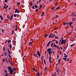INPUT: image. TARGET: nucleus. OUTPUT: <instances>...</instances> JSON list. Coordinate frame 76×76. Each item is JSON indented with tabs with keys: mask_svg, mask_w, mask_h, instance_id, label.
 I'll return each mask as SVG.
<instances>
[{
	"mask_svg": "<svg viewBox=\"0 0 76 76\" xmlns=\"http://www.w3.org/2000/svg\"><path fill=\"white\" fill-rule=\"evenodd\" d=\"M33 55L34 56V57H35L38 58V56L39 58H40V56L41 55V54L39 53V50H38L37 51V53L36 54L35 53H34L33 54Z\"/></svg>",
	"mask_w": 76,
	"mask_h": 76,
	"instance_id": "f257e3e1",
	"label": "nucleus"
},
{
	"mask_svg": "<svg viewBox=\"0 0 76 76\" xmlns=\"http://www.w3.org/2000/svg\"><path fill=\"white\" fill-rule=\"evenodd\" d=\"M8 70H10V75H12L13 73V70L12 69L11 67H10V66H9L8 67Z\"/></svg>",
	"mask_w": 76,
	"mask_h": 76,
	"instance_id": "f03ea898",
	"label": "nucleus"
},
{
	"mask_svg": "<svg viewBox=\"0 0 76 76\" xmlns=\"http://www.w3.org/2000/svg\"><path fill=\"white\" fill-rule=\"evenodd\" d=\"M51 49L50 48H49L47 49V52L48 53H49V55H51Z\"/></svg>",
	"mask_w": 76,
	"mask_h": 76,
	"instance_id": "7ed1b4c3",
	"label": "nucleus"
},
{
	"mask_svg": "<svg viewBox=\"0 0 76 76\" xmlns=\"http://www.w3.org/2000/svg\"><path fill=\"white\" fill-rule=\"evenodd\" d=\"M65 44V40H63V39L62 40L61 43V44Z\"/></svg>",
	"mask_w": 76,
	"mask_h": 76,
	"instance_id": "20e7f679",
	"label": "nucleus"
},
{
	"mask_svg": "<svg viewBox=\"0 0 76 76\" xmlns=\"http://www.w3.org/2000/svg\"><path fill=\"white\" fill-rule=\"evenodd\" d=\"M63 60H64L65 61H69V59L68 58L67 60V58H63Z\"/></svg>",
	"mask_w": 76,
	"mask_h": 76,
	"instance_id": "39448f33",
	"label": "nucleus"
},
{
	"mask_svg": "<svg viewBox=\"0 0 76 76\" xmlns=\"http://www.w3.org/2000/svg\"><path fill=\"white\" fill-rule=\"evenodd\" d=\"M15 13H19V10H18V9H15Z\"/></svg>",
	"mask_w": 76,
	"mask_h": 76,
	"instance_id": "423d86ee",
	"label": "nucleus"
},
{
	"mask_svg": "<svg viewBox=\"0 0 76 76\" xmlns=\"http://www.w3.org/2000/svg\"><path fill=\"white\" fill-rule=\"evenodd\" d=\"M9 47H10V50H12V44H10L9 45Z\"/></svg>",
	"mask_w": 76,
	"mask_h": 76,
	"instance_id": "0eeeda50",
	"label": "nucleus"
},
{
	"mask_svg": "<svg viewBox=\"0 0 76 76\" xmlns=\"http://www.w3.org/2000/svg\"><path fill=\"white\" fill-rule=\"evenodd\" d=\"M54 36H55V34H54L51 36V38H54Z\"/></svg>",
	"mask_w": 76,
	"mask_h": 76,
	"instance_id": "6e6552de",
	"label": "nucleus"
},
{
	"mask_svg": "<svg viewBox=\"0 0 76 76\" xmlns=\"http://www.w3.org/2000/svg\"><path fill=\"white\" fill-rule=\"evenodd\" d=\"M9 15L8 14L7 15V18L8 19H10V16H9Z\"/></svg>",
	"mask_w": 76,
	"mask_h": 76,
	"instance_id": "1a4fd4ad",
	"label": "nucleus"
},
{
	"mask_svg": "<svg viewBox=\"0 0 76 76\" xmlns=\"http://www.w3.org/2000/svg\"><path fill=\"white\" fill-rule=\"evenodd\" d=\"M44 13H45L44 12H43L42 13V14L41 15V16L42 17L44 16V14H45Z\"/></svg>",
	"mask_w": 76,
	"mask_h": 76,
	"instance_id": "9d476101",
	"label": "nucleus"
},
{
	"mask_svg": "<svg viewBox=\"0 0 76 76\" xmlns=\"http://www.w3.org/2000/svg\"><path fill=\"white\" fill-rule=\"evenodd\" d=\"M49 61L50 62V65L51 64V63H52V61H51V59H50H50H49Z\"/></svg>",
	"mask_w": 76,
	"mask_h": 76,
	"instance_id": "9b49d317",
	"label": "nucleus"
},
{
	"mask_svg": "<svg viewBox=\"0 0 76 76\" xmlns=\"http://www.w3.org/2000/svg\"><path fill=\"white\" fill-rule=\"evenodd\" d=\"M61 60V58H60L58 60V64H60V63Z\"/></svg>",
	"mask_w": 76,
	"mask_h": 76,
	"instance_id": "f8f14e48",
	"label": "nucleus"
},
{
	"mask_svg": "<svg viewBox=\"0 0 76 76\" xmlns=\"http://www.w3.org/2000/svg\"><path fill=\"white\" fill-rule=\"evenodd\" d=\"M50 42H48L47 44V47H49V45H50Z\"/></svg>",
	"mask_w": 76,
	"mask_h": 76,
	"instance_id": "ddd939ff",
	"label": "nucleus"
},
{
	"mask_svg": "<svg viewBox=\"0 0 76 76\" xmlns=\"http://www.w3.org/2000/svg\"><path fill=\"white\" fill-rule=\"evenodd\" d=\"M34 7L36 8V9H37V8L38 7V6L37 5H35L34 6Z\"/></svg>",
	"mask_w": 76,
	"mask_h": 76,
	"instance_id": "4468645a",
	"label": "nucleus"
},
{
	"mask_svg": "<svg viewBox=\"0 0 76 76\" xmlns=\"http://www.w3.org/2000/svg\"><path fill=\"white\" fill-rule=\"evenodd\" d=\"M4 74H6L7 73V70H6V69L4 71Z\"/></svg>",
	"mask_w": 76,
	"mask_h": 76,
	"instance_id": "2eb2a0df",
	"label": "nucleus"
},
{
	"mask_svg": "<svg viewBox=\"0 0 76 76\" xmlns=\"http://www.w3.org/2000/svg\"><path fill=\"white\" fill-rule=\"evenodd\" d=\"M9 60L8 61V62L9 63H10L11 61L10 60V59L9 58Z\"/></svg>",
	"mask_w": 76,
	"mask_h": 76,
	"instance_id": "dca6fc26",
	"label": "nucleus"
},
{
	"mask_svg": "<svg viewBox=\"0 0 76 76\" xmlns=\"http://www.w3.org/2000/svg\"><path fill=\"white\" fill-rule=\"evenodd\" d=\"M33 70H34L35 72H37V70L35 69L34 68H33Z\"/></svg>",
	"mask_w": 76,
	"mask_h": 76,
	"instance_id": "f3484780",
	"label": "nucleus"
},
{
	"mask_svg": "<svg viewBox=\"0 0 76 76\" xmlns=\"http://www.w3.org/2000/svg\"><path fill=\"white\" fill-rule=\"evenodd\" d=\"M1 32H2V33H4V29H2L1 30Z\"/></svg>",
	"mask_w": 76,
	"mask_h": 76,
	"instance_id": "a211bd4d",
	"label": "nucleus"
},
{
	"mask_svg": "<svg viewBox=\"0 0 76 76\" xmlns=\"http://www.w3.org/2000/svg\"><path fill=\"white\" fill-rule=\"evenodd\" d=\"M75 44H73L72 45H71V47H72V46H74Z\"/></svg>",
	"mask_w": 76,
	"mask_h": 76,
	"instance_id": "6ab92c4d",
	"label": "nucleus"
},
{
	"mask_svg": "<svg viewBox=\"0 0 76 76\" xmlns=\"http://www.w3.org/2000/svg\"><path fill=\"white\" fill-rule=\"evenodd\" d=\"M8 53H9V54H10V50H9V49H8Z\"/></svg>",
	"mask_w": 76,
	"mask_h": 76,
	"instance_id": "aec40b11",
	"label": "nucleus"
},
{
	"mask_svg": "<svg viewBox=\"0 0 76 76\" xmlns=\"http://www.w3.org/2000/svg\"><path fill=\"white\" fill-rule=\"evenodd\" d=\"M72 24H73V23L69 22V25H72Z\"/></svg>",
	"mask_w": 76,
	"mask_h": 76,
	"instance_id": "412c9836",
	"label": "nucleus"
},
{
	"mask_svg": "<svg viewBox=\"0 0 76 76\" xmlns=\"http://www.w3.org/2000/svg\"><path fill=\"white\" fill-rule=\"evenodd\" d=\"M43 61L45 64H46V63L45 62V59H44Z\"/></svg>",
	"mask_w": 76,
	"mask_h": 76,
	"instance_id": "4be33fe9",
	"label": "nucleus"
},
{
	"mask_svg": "<svg viewBox=\"0 0 76 76\" xmlns=\"http://www.w3.org/2000/svg\"><path fill=\"white\" fill-rule=\"evenodd\" d=\"M12 18H13V17H12V16H11L10 19V20H12Z\"/></svg>",
	"mask_w": 76,
	"mask_h": 76,
	"instance_id": "5701e85b",
	"label": "nucleus"
},
{
	"mask_svg": "<svg viewBox=\"0 0 76 76\" xmlns=\"http://www.w3.org/2000/svg\"><path fill=\"white\" fill-rule=\"evenodd\" d=\"M13 33H14V30H13L12 31V32L11 33V34L12 35H13Z\"/></svg>",
	"mask_w": 76,
	"mask_h": 76,
	"instance_id": "b1692460",
	"label": "nucleus"
},
{
	"mask_svg": "<svg viewBox=\"0 0 76 76\" xmlns=\"http://www.w3.org/2000/svg\"><path fill=\"white\" fill-rule=\"evenodd\" d=\"M55 39H58V37H57V36H55Z\"/></svg>",
	"mask_w": 76,
	"mask_h": 76,
	"instance_id": "393cba45",
	"label": "nucleus"
},
{
	"mask_svg": "<svg viewBox=\"0 0 76 76\" xmlns=\"http://www.w3.org/2000/svg\"><path fill=\"white\" fill-rule=\"evenodd\" d=\"M66 25V22L64 23L63 24V25H64V26H65Z\"/></svg>",
	"mask_w": 76,
	"mask_h": 76,
	"instance_id": "a878e982",
	"label": "nucleus"
},
{
	"mask_svg": "<svg viewBox=\"0 0 76 76\" xmlns=\"http://www.w3.org/2000/svg\"><path fill=\"white\" fill-rule=\"evenodd\" d=\"M11 42V40H9L8 41V43H10Z\"/></svg>",
	"mask_w": 76,
	"mask_h": 76,
	"instance_id": "bb28decb",
	"label": "nucleus"
},
{
	"mask_svg": "<svg viewBox=\"0 0 76 76\" xmlns=\"http://www.w3.org/2000/svg\"><path fill=\"white\" fill-rule=\"evenodd\" d=\"M72 21L73 22V21H74V20H75V18H72Z\"/></svg>",
	"mask_w": 76,
	"mask_h": 76,
	"instance_id": "cd10ccee",
	"label": "nucleus"
},
{
	"mask_svg": "<svg viewBox=\"0 0 76 76\" xmlns=\"http://www.w3.org/2000/svg\"><path fill=\"white\" fill-rule=\"evenodd\" d=\"M8 56H9V58H12V56H10V55H9Z\"/></svg>",
	"mask_w": 76,
	"mask_h": 76,
	"instance_id": "c85d7f7f",
	"label": "nucleus"
},
{
	"mask_svg": "<svg viewBox=\"0 0 76 76\" xmlns=\"http://www.w3.org/2000/svg\"><path fill=\"white\" fill-rule=\"evenodd\" d=\"M5 76H8V73H6V74L5 75Z\"/></svg>",
	"mask_w": 76,
	"mask_h": 76,
	"instance_id": "c756f323",
	"label": "nucleus"
},
{
	"mask_svg": "<svg viewBox=\"0 0 76 76\" xmlns=\"http://www.w3.org/2000/svg\"><path fill=\"white\" fill-rule=\"evenodd\" d=\"M48 36V34H46L45 35V37H47Z\"/></svg>",
	"mask_w": 76,
	"mask_h": 76,
	"instance_id": "7c9ffc66",
	"label": "nucleus"
},
{
	"mask_svg": "<svg viewBox=\"0 0 76 76\" xmlns=\"http://www.w3.org/2000/svg\"><path fill=\"white\" fill-rule=\"evenodd\" d=\"M13 70H16V69H15V67H13Z\"/></svg>",
	"mask_w": 76,
	"mask_h": 76,
	"instance_id": "2f4dec72",
	"label": "nucleus"
},
{
	"mask_svg": "<svg viewBox=\"0 0 76 76\" xmlns=\"http://www.w3.org/2000/svg\"><path fill=\"white\" fill-rule=\"evenodd\" d=\"M61 53H62L61 51H60L59 52V54L60 55H61Z\"/></svg>",
	"mask_w": 76,
	"mask_h": 76,
	"instance_id": "473e14b6",
	"label": "nucleus"
},
{
	"mask_svg": "<svg viewBox=\"0 0 76 76\" xmlns=\"http://www.w3.org/2000/svg\"><path fill=\"white\" fill-rule=\"evenodd\" d=\"M17 5L18 6H19V5L20 4V3H19V2H17Z\"/></svg>",
	"mask_w": 76,
	"mask_h": 76,
	"instance_id": "72a5a7b5",
	"label": "nucleus"
},
{
	"mask_svg": "<svg viewBox=\"0 0 76 76\" xmlns=\"http://www.w3.org/2000/svg\"><path fill=\"white\" fill-rule=\"evenodd\" d=\"M68 57V55H67L66 56H64V57Z\"/></svg>",
	"mask_w": 76,
	"mask_h": 76,
	"instance_id": "f704fd0d",
	"label": "nucleus"
},
{
	"mask_svg": "<svg viewBox=\"0 0 76 76\" xmlns=\"http://www.w3.org/2000/svg\"><path fill=\"white\" fill-rule=\"evenodd\" d=\"M59 57V55H58L57 59H58Z\"/></svg>",
	"mask_w": 76,
	"mask_h": 76,
	"instance_id": "c9c22d12",
	"label": "nucleus"
},
{
	"mask_svg": "<svg viewBox=\"0 0 76 76\" xmlns=\"http://www.w3.org/2000/svg\"><path fill=\"white\" fill-rule=\"evenodd\" d=\"M3 50L4 51H5V47H4L3 48Z\"/></svg>",
	"mask_w": 76,
	"mask_h": 76,
	"instance_id": "e433bc0d",
	"label": "nucleus"
},
{
	"mask_svg": "<svg viewBox=\"0 0 76 76\" xmlns=\"http://www.w3.org/2000/svg\"><path fill=\"white\" fill-rule=\"evenodd\" d=\"M17 15H16V14H14V17H16Z\"/></svg>",
	"mask_w": 76,
	"mask_h": 76,
	"instance_id": "4c0bfd02",
	"label": "nucleus"
},
{
	"mask_svg": "<svg viewBox=\"0 0 76 76\" xmlns=\"http://www.w3.org/2000/svg\"><path fill=\"white\" fill-rule=\"evenodd\" d=\"M32 3H30V6H31V7L32 6Z\"/></svg>",
	"mask_w": 76,
	"mask_h": 76,
	"instance_id": "58836bf2",
	"label": "nucleus"
},
{
	"mask_svg": "<svg viewBox=\"0 0 76 76\" xmlns=\"http://www.w3.org/2000/svg\"><path fill=\"white\" fill-rule=\"evenodd\" d=\"M4 53L5 55V56H7V53H6V52H5Z\"/></svg>",
	"mask_w": 76,
	"mask_h": 76,
	"instance_id": "ea45409f",
	"label": "nucleus"
},
{
	"mask_svg": "<svg viewBox=\"0 0 76 76\" xmlns=\"http://www.w3.org/2000/svg\"><path fill=\"white\" fill-rule=\"evenodd\" d=\"M41 8H42V5L41 4L40 5V9H41Z\"/></svg>",
	"mask_w": 76,
	"mask_h": 76,
	"instance_id": "a19ab883",
	"label": "nucleus"
},
{
	"mask_svg": "<svg viewBox=\"0 0 76 76\" xmlns=\"http://www.w3.org/2000/svg\"><path fill=\"white\" fill-rule=\"evenodd\" d=\"M72 61V60H70L69 61V63H71Z\"/></svg>",
	"mask_w": 76,
	"mask_h": 76,
	"instance_id": "79ce46f5",
	"label": "nucleus"
},
{
	"mask_svg": "<svg viewBox=\"0 0 76 76\" xmlns=\"http://www.w3.org/2000/svg\"><path fill=\"white\" fill-rule=\"evenodd\" d=\"M61 40H62L61 39L60 40V42H59V45H61V44H60V42L61 41Z\"/></svg>",
	"mask_w": 76,
	"mask_h": 76,
	"instance_id": "37998d69",
	"label": "nucleus"
},
{
	"mask_svg": "<svg viewBox=\"0 0 76 76\" xmlns=\"http://www.w3.org/2000/svg\"><path fill=\"white\" fill-rule=\"evenodd\" d=\"M70 52V51L69 50L66 53L67 54H69V52Z\"/></svg>",
	"mask_w": 76,
	"mask_h": 76,
	"instance_id": "c03bdc74",
	"label": "nucleus"
},
{
	"mask_svg": "<svg viewBox=\"0 0 76 76\" xmlns=\"http://www.w3.org/2000/svg\"><path fill=\"white\" fill-rule=\"evenodd\" d=\"M5 59H4V58L3 59V62H5Z\"/></svg>",
	"mask_w": 76,
	"mask_h": 76,
	"instance_id": "a18cd8bd",
	"label": "nucleus"
},
{
	"mask_svg": "<svg viewBox=\"0 0 76 76\" xmlns=\"http://www.w3.org/2000/svg\"><path fill=\"white\" fill-rule=\"evenodd\" d=\"M53 43H54V42L52 43V44H51V47H52V46H53Z\"/></svg>",
	"mask_w": 76,
	"mask_h": 76,
	"instance_id": "49530a36",
	"label": "nucleus"
},
{
	"mask_svg": "<svg viewBox=\"0 0 76 76\" xmlns=\"http://www.w3.org/2000/svg\"><path fill=\"white\" fill-rule=\"evenodd\" d=\"M71 28H72V30H73V26H71Z\"/></svg>",
	"mask_w": 76,
	"mask_h": 76,
	"instance_id": "de8ad7c7",
	"label": "nucleus"
},
{
	"mask_svg": "<svg viewBox=\"0 0 76 76\" xmlns=\"http://www.w3.org/2000/svg\"><path fill=\"white\" fill-rule=\"evenodd\" d=\"M57 48L58 49V50H60V48H59V47H58V46H57Z\"/></svg>",
	"mask_w": 76,
	"mask_h": 76,
	"instance_id": "09e8293b",
	"label": "nucleus"
},
{
	"mask_svg": "<svg viewBox=\"0 0 76 76\" xmlns=\"http://www.w3.org/2000/svg\"><path fill=\"white\" fill-rule=\"evenodd\" d=\"M74 13H75L74 12H72V14H71V16H73V15L74 14Z\"/></svg>",
	"mask_w": 76,
	"mask_h": 76,
	"instance_id": "8fccbe9b",
	"label": "nucleus"
},
{
	"mask_svg": "<svg viewBox=\"0 0 76 76\" xmlns=\"http://www.w3.org/2000/svg\"><path fill=\"white\" fill-rule=\"evenodd\" d=\"M58 18V15H56V18Z\"/></svg>",
	"mask_w": 76,
	"mask_h": 76,
	"instance_id": "3c124183",
	"label": "nucleus"
},
{
	"mask_svg": "<svg viewBox=\"0 0 76 76\" xmlns=\"http://www.w3.org/2000/svg\"><path fill=\"white\" fill-rule=\"evenodd\" d=\"M59 8H60V7H58L57 8H56L57 9H58Z\"/></svg>",
	"mask_w": 76,
	"mask_h": 76,
	"instance_id": "603ef678",
	"label": "nucleus"
},
{
	"mask_svg": "<svg viewBox=\"0 0 76 76\" xmlns=\"http://www.w3.org/2000/svg\"><path fill=\"white\" fill-rule=\"evenodd\" d=\"M56 72H58H58H59V71H58V69L57 70Z\"/></svg>",
	"mask_w": 76,
	"mask_h": 76,
	"instance_id": "864d4df0",
	"label": "nucleus"
},
{
	"mask_svg": "<svg viewBox=\"0 0 76 76\" xmlns=\"http://www.w3.org/2000/svg\"><path fill=\"white\" fill-rule=\"evenodd\" d=\"M53 9H54V7H53V8L51 9V10H53Z\"/></svg>",
	"mask_w": 76,
	"mask_h": 76,
	"instance_id": "5fc2aeb1",
	"label": "nucleus"
},
{
	"mask_svg": "<svg viewBox=\"0 0 76 76\" xmlns=\"http://www.w3.org/2000/svg\"><path fill=\"white\" fill-rule=\"evenodd\" d=\"M56 44H58V41L56 40Z\"/></svg>",
	"mask_w": 76,
	"mask_h": 76,
	"instance_id": "6e6d98bb",
	"label": "nucleus"
},
{
	"mask_svg": "<svg viewBox=\"0 0 76 76\" xmlns=\"http://www.w3.org/2000/svg\"><path fill=\"white\" fill-rule=\"evenodd\" d=\"M51 35L50 34L49 37V38H51Z\"/></svg>",
	"mask_w": 76,
	"mask_h": 76,
	"instance_id": "4d7b16f0",
	"label": "nucleus"
},
{
	"mask_svg": "<svg viewBox=\"0 0 76 76\" xmlns=\"http://www.w3.org/2000/svg\"><path fill=\"white\" fill-rule=\"evenodd\" d=\"M8 7H9V5H7L6 7V8H7Z\"/></svg>",
	"mask_w": 76,
	"mask_h": 76,
	"instance_id": "13d9d810",
	"label": "nucleus"
},
{
	"mask_svg": "<svg viewBox=\"0 0 76 76\" xmlns=\"http://www.w3.org/2000/svg\"><path fill=\"white\" fill-rule=\"evenodd\" d=\"M1 18V20H3V17Z\"/></svg>",
	"mask_w": 76,
	"mask_h": 76,
	"instance_id": "bf43d9fd",
	"label": "nucleus"
},
{
	"mask_svg": "<svg viewBox=\"0 0 76 76\" xmlns=\"http://www.w3.org/2000/svg\"><path fill=\"white\" fill-rule=\"evenodd\" d=\"M56 41V39H54V40H52V42H53V41Z\"/></svg>",
	"mask_w": 76,
	"mask_h": 76,
	"instance_id": "052dcab7",
	"label": "nucleus"
},
{
	"mask_svg": "<svg viewBox=\"0 0 76 76\" xmlns=\"http://www.w3.org/2000/svg\"><path fill=\"white\" fill-rule=\"evenodd\" d=\"M47 69H48V68H47V67H46L45 68V69L47 70Z\"/></svg>",
	"mask_w": 76,
	"mask_h": 76,
	"instance_id": "680f3d73",
	"label": "nucleus"
},
{
	"mask_svg": "<svg viewBox=\"0 0 76 76\" xmlns=\"http://www.w3.org/2000/svg\"><path fill=\"white\" fill-rule=\"evenodd\" d=\"M3 9H6V7H3Z\"/></svg>",
	"mask_w": 76,
	"mask_h": 76,
	"instance_id": "e2e57ef3",
	"label": "nucleus"
},
{
	"mask_svg": "<svg viewBox=\"0 0 76 76\" xmlns=\"http://www.w3.org/2000/svg\"><path fill=\"white\" fill-rule=\"evenodd\" d=\"M38 9H37L35 10V12H37V11H38Z\"/></svg>",
	"mask_w": 76,
	"mask_h": 76,
	"instance_id": "0e129e2a",
	"label": "nucleus"
},
{
	"mask_svg": "<svg viewBox=\"0 0 76 76\" xmlns=\"http://www.w3.org/2000/svg\"><path fill=\"white\" fill-rule=\"evenodd\" d=\"M7 41H8L7 40L4 43H6V42H7Z\"/></svg>",
	"mask_w": 76,
	"mask_h": 76,
	"instance_id": "69168bd1",
	"label": "nucleus"
},
{
	"mask_svg": "<svg viewBox=\"0 0 76 76\" xmlns=\"http://www.w3.org/2000/svg\"><path fill=\"white\" fill-rule=\"evenodd\" d=\"M57 45H55V46H54V47H57Z\"/></svg>",
	"mask_w": 76,
	"mask_h": 76,
	"instance_id": "338daca9",
	"label": "nucleus"
},
{
	"mask_svg": "<svg viewBox=\"0 0 76 76\" xmlns=\"http://www.w3.org/2000/svg\"><path fill=\"white\" fill-rule=\"evenodd\" d=\"M44 58V56H42L41 58V59H43Z\"/></svg>",
	"mask_w": 76,
	"mask_h": 76,
	"instance_id": "774afa93",
	"label": "nucleus"
}]
</instances>
